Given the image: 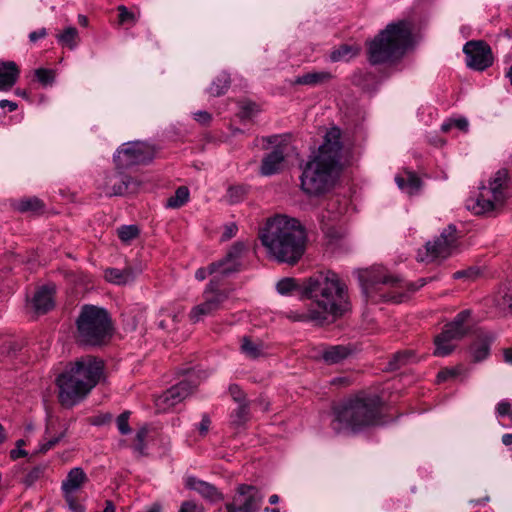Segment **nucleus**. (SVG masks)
I'll return each instance as SVG.
<instances>
[{
    "label": "nucleus",
    "instance_id": "nucleus-47",
    "mask_svg": "<svg viewBox=\"0 0 512 512\" xmlns=\"http://www.w3.org/2000/svg\"><path fill=\"white\" fill-rule=\"evenodd\" d=\"M229 393L232 399L238 404L249 403L246 399V394L237 384H231L229 386Z\"/></svg>",
    "mask_w": 512,
    "mask_h": 512
},
{
    "label": "nucleus",
    "instance_id": "nucleus-58",
    "mask_svg": "<svg viewBox=\"0 0 512 512\" xmlns=\"http://www.w3.org/2000/svg\"><path fill=\"white\" fill-rule=\"evenodd\" d=\"M194 119L202 125H207L211 121V115L207 111H197L194 113Z\"/></svg>",
    "mask_w": 512,
    "mask_h": 512
},
{
    "label": "nucleus",
    "instance_id": "nucleus-44",
    "mask_svg": "<svg viewBox=\"0 0 512 512\" xmlns=\"http://www.w3.org/2000/svg\"><path fill=\"white\" fill-rule=\"evenodd\" d=\"M468 125L466 118L450 119L442 124L441 129L448 132L452 127H456L461 131H467Z\"/></svg>",
    "mask_w": 512,
    "mask_h": 512
},
{
    "label": "nucleus",
    "instance_id": "nucleus-26",
    "mask_svg": "<svg viewBox=\"0 0 512 512\" xmlns=\"http://www.w3.org/2000/svg\"><path fill=\"white\" fill-rule=\"evenodd\" d=\"M88 477L81 467L72 468L66 479L62 482V491L64 494H73L79 490L86 482Z\"/></svg>",
    "mask_w": 512,
    "mask_h": 512
},
{
    "label": "nucleus",
    "instance_id": "nucleus-29",
    "mask_svg": "<svg viewBox=\"0 0 512 512\" xmlns=\"http://www.w3.org/2000/svg\"><path fill=\"white\" fill-rule=\"evenodd\" d=\"M350 353L351 350L349 347L344 345H334L324 349L322 357L326 363L336 364L344 360Z\"/></svg>",
    "mask_w": 512,
    "mask_h": 512
},
{
    "label": "nucleus",
    "instance_id": "nucleus-12",
    "mask_svg": "<svg viewBox=\"0 0 512 512\" xmlns=\"http://www.w3.org/2000/svg\"><path fill=\"white\" fill-rule=\"evenodd\" d=\"M152 158L153 151L149 145L139 141L123 144L113 156L115 167L118 170H126L136 165L148 163Z\"/></svg>",
    "mask_w": 512,
    "mask_h": 512
},
{
    "label": "nucleus",
    "instance_id": "nucleus-59",
    "mask_svg": "<svg viewBox=\"0 0 512 512\" xmlns=\"http://www.w3.org/2000/svg\"><path fill=\"white\" fill-rule=\"evenodd\" d=\"M47 36V30L45 28H41L36 31H32L29 34V40L33 43L37 42L40 39H43Z\"/></svg>",
    "mask_w": 512,
    "mask_h": 512
},
{
    "label": "nucleus",
    "instance_id": "nucleus-1",
    "mask_svg": "<svg viewBox=\"0 0 512 512\" xmlns=\"http://www.w3.org/2000/svg\"><path fill=\"white\" fill-rule=\"evenodd\" d=\"M276 289L281 295L299 289L311 301L307 311L295 318L299 321L323 323L329 316L341 317L350 308L347 286L331 270L316 272L301 283L294 278L281 279Z\"/></svg>",
    "mask_w": 512,
    "mask_h": 512
},
{
    "label": "nucleus",
    "instance_id": "nucleus-55",
    "mask_svg": "<svg viewBox=\"0 0 512 512\" xmlns=\"http://www.w3.org/2000/svg\"><path fill=\"white\" fill-rule=\"evenodd\" d=\"M113 416L110 413H104L93 417L91 424L95 426H102L111 422Z\"/></svg>",
    "mask_w": 512,
    "mask_h": 512
},
{
    "label": "nucleus",
    "instance_id": "nucleus-40",
    "mask_svg": "<svg viewBox=\"0 0 512 512\" xmlns=\"http://www.w3.org/2000/svg\"><path fill=\"white\" fill-rule=\"evenodd\" d=\"M148 430L146 427L140 428L135 436V444L133 445V450L138 456L146 455V443L145 439L147 437Z\"/></svg>",
    "mask_w": 512,
    "mask_h": 512
},
{
    "label": "nucleus",
    "instance_id": "nucleus-42",
    "mask_svg": "<svg viewBox=\"0 0 512 512\" xmlns=\"http://www.w3.org/2000/svg\"><path fill=\"white\" fill-rule=\"evenodd\" d=\"M45 471V467L43 466H36L33 467L24 477L23 483L30 487L34 483H36L40 478L43 477Z\"/></svg>",
    "mask_w": 512,
    "mask_h": 512
},
{
    "label": "nucleus",
    "instance_id": "nucleus-25",
    "mask_svg": "<svg viewBox=\"0 0 512 512\" xmlns=\"http://www.w3.org/2000/svg\"><path fill=\"white\" fill-rule=\"evenodd\" d=\"M68 427L61 426L60 429H56L54 423H49L46 426V430L43 436V442L40 443L38 452L46 453L53 447H55L62 439L67 435Z\"/></svg>",
    "mask_w": 512,
    "mask_h": 512
},
{
    "label": "nucleus",
    "instance_id": "nucleus-43",
    "mask_svg": "<svg viewBox=\"0 0 512 512\" xmlns=\"http://www.w3.org/2000/svg\"><path fill=\"white\" fill-rule=\"evenodd\" d=\"M129 417H130V412L124 411L116 419V425H117L118 431L122 435H127V434L131 433V427L128 422Z\"/></svg>",
    "mask_w": 512,
    "mask_h": 512
},
{
    "label": "nucleus",
    "instance_id": "nucleus-10",
    "mask_svg": "<svg viewBox=\"0 0 512 512\" xmlns=\"http://www.w3.org/2000/svg\"><path fill=\"white\" fill-rule=\"evenodd\" d=\"M232 291V289L228 288L220 289L219 281L215 278L211 279L203 291V301L191 309L189 313L190 321L198 323L203 317L213 316L218 311L224 309Z\"/></svg>",
    "mask_w": 512,
    "mask_h": 512
},
{
    "label": "nucleus",
    "instance_id": "nucleus-28",
    "mask_svg": "<svg viewBox=\"0 0 512 512\" xmlns=\"http://www.w3.org/2000/svg\"><path fill=\"white\" fill-rule=\"evenodd\" d=\"M332 78V74L328 71H313L296 77L294 84L317 86L328 82Z\"/></svg>",
    "mask_w": 512,
    "mask_h": 512
},
{
    "label": "nucleus",
    "instance_id": "nucleus-54",
    "mask_svg": "<svg viewBox=\"0 0 512 512\" xmlns=\"http://www.w3.org/2000/svg\"><path fill=\"white\" fill-rule=\"evenodd\" d=\"M210 425H211V420H210L209 416L207 414H203L202 419L197 427L199 434L201 436H205L210 429Z\"/></svg>",
    "mask_w": 512,
    "mask_h": 512
},
{
    "label": "nucleus",
    "instance_id": "nucleus-49",
    "mask_svg": "<svg viewBox=\"0 0 512 512\" xmlns=\"http://www.w3.org/2000/svg\"><path fill=\"white\" fill-rule=\"evenodd\" d=\"M64 498L71 512H85V506L79 503L73 494H64Z\"/></svg>",
    "mask_w": 512,
    "mask_h": 512
},
{
    "label": "nucleus",
    "instance_id": "nucleus-52",
    "mask_svg": "<svg viewBox=\"0 0 512 512\" xmlns=\"http://www.w3.org/2000/svg\"><path fill=\"white\" fill-rule=\"evenodd\" d=\"M169 318H170V322H168L167 320L163 319V320H160L158 322V327L160 329H163V330H170V329H174L177 322H178V315L173 313V314H169L168 315Z\"/></svg>",
    "mask_w": 512,
    "mask_h": 512
},
{
    "label": "nucleus",
    "instance_id": "nucleus-13",
    "mask_svg": "<svg viewBox=\"0 0 512 512\" xmlns=\"http://www.w3.org/2000/svg\"><path fill=\"white\" fill-rule=\"evenodd\" d=\"M457 241V229L453 224L448 225L433 242H427L425 251L418 252L421 262H433L438 258H447Z\"/></svg>",
    "mask_w": 512,
    "mask_h": 512
},
{
    "label": "nucleus",
    "instance_id": "nucleus-21",
    "mask_svg": "<svg viewBox=\"0 0 512 512\" xmlns=\"http://www.w3.org/2000/svg\"><path fill=\"white\" fill-rule=\"evenodd\" d=\"M54 292L52 286H42L35 292L32 307L37 314H45L54 307Z\"/></svg>",
    "mask_w": 512,
    "mask_h": 512
},
{
    "label": "nucleus",
    "instance_id": "nucleus-3",
    "mask_svg": "<svg viewBox=\"0 0 512 512\" xmlns=\"http://www.w3.org/2000/svg\"><path fill=\"white\" fill-rule=\"evenodd\" d=\"M337 127L328 130L322 145L306 163L301 179L302 190L311 196L327 192L333 185V175L340 165L342 143Z\"/></svg>",
    "mask_w": 512,
    "mask_h": 512
},
{
    "label": "nucleus",
    "instance_id": "nucleus-23",
    "mask_svg": "<svg viewBox=\"0 0 512 512\" xmlns=\"http://www.w3.org/2000/svg\"><path fill=\"white\" fill-rule=\"evenodd\" d=\"M141 273L140 268L127 266L124 269L108 268L105 270V279L116 285H126L133 282Z\"/></svg>",
    "mask_w": 512,
    "mask_h": 512
},
{
    "label": "nucleus",
    "instance_id": "nucleus-57",
    "mask_svg": "<svg viewBox=\"0 0 512 512\" xmlns=\"http://www.w3.org/2000/svg\"><path fill=\"white\" fill-rule=\"evenodd\" d=\"M178 512H203V509L192 501H185L181 504Z\"/></svg>",
    "mask_w": 512,
    "mask_h": 512
},
{
    "label": "nucleus",
    "instance_id": "nucleus-30",
    "mask_svg": "<svg viewBox=\"0 0 512 512\" xmlns=\"http://www.w3.org/2000/svg\"><path fill=\"white\" fill-rule=\"evenodd\" d=\"M359 52L360 48L358 46L343 44L330 53V59L332 62L349 61L357 56Z\"/></svg>",
    "mask_w": 512,
    "mask_h": 512
},
{
    "label": "nucleus",
    "instance_id": "nucleus-15",
    "mask_svg": "<svg viewBox=\"0 0 512 512\" xmlns=\"http://www.w3.org/2000/svg\"><path fill=\"white\" fill-rule=\"evenodd\" d=\"M195 373L190 372L187 379H184L167 389L161 395L155 398V405L159 411H166L182 402L193 393L199 385V381L194 380Z\"/></svg>",
    "mask_w": 512,
    "mask_h": 512
},
{
    "label": "nucleus",
    "instance_id": "nucleus-34",
    "mask_svg": "<svg viewBox=\"0 0 512 512\" xmlns=\"http://www.w3.org/2000/svg\"><path fill=\"white\" fill-rule=\"evenodd\" d=\"M57 40L62 46L73 50L78 45V31L75 27H67L57 36Z\"/></svg>",
    "mask_w": 512,
    "mask_h": 512
},
{
    "label": "nucleus",
    "instance_id": "nucleus-64",
    "mask_svg": "<svg viewBox=\"0 0 512 512\" xmlns=\"http://www.w3.org/2000/svg\"><path fill=\"white\" fill-rule=\"evenodd\" d=\"M504 361L512 364V348H506L503 351Z\"/></svg>",
    "mask_w": 512,
    "mask_h": 512
},
{
    "label": "nucleus",
    "instance_id": "nucleus-51",
    "mask_svg": "<svg viewBox=\"0 0 512 512\" xmlns=\"http://www.w3.org/2000/svg\"><path fill=\"white\" fill-rule=\"evenodd\" d=\"M258 112V106L253 102L244 103L241 106V117L250 118L252 115Z\"/></svg>",
    "mask_w": 512,
    "mask_h": 512
},
{
    "label": "nucleus",
    "instance_id": "nucleus-41",
    "mask_svg": "<svg viewBox=\"0 0 512 512\" xmlns=\"http://www.w3.org/2000/svg\"><path fill=\"white\" fill-rule=\"evenodd\" d=\"M35 77L43 86H50L55 80V72L52 69L38 68L35 70Z\"/></svg>",
    "mask_w": 512,
    "mask_h": 512
},
{
    "label": "nucleus",
    "instance_id": "nucleus-46",
    "mask_svg": "<svg viewBox=\"0 0 512 512\" xmlns=\"http://www.w3.org/2000/svg\"><path fill=\"white\" fill-rule=\"evenodd\" d=\"M421 186V179L412 172L407 173V190L406 192L410 195L415 194Z\"/></svg>",
    "mask_w": 512,
    "mask_h": 512
},
{
    "label": "nucleus",
    "instance_id": "nucleus-61",
    "mask_svg": "<svg viewBox=\"0 0 512 512\" xmlns=\"http://www.w3.org/2000/svg\"><path fill=\"white\" fill-rule=\"evenodd\" d=\"M0 107L2 109H5L7 107L9 112H13L17 109L18 105L13 101L3 99L0 101Z\"/></svg>",
    "mask_w": 512,
    "mask_h": 512
},
{
    "label": "nucleus",
    "instance_id": "nucleus-38",
    "mask_svg": "<svg viewBox=\"0 0 512 512\" xmlns=\"http://www.w3.org/2000/svg\"><path fill=\"white\" fill-rule=\"evenodd\" d=\"M498 306L512 311V283L501 288L495 299Z\"/></svg>",
    "mask_w": 512,
    "mask_h": 512
},
{
    "label": "nucleus",
    "instance_id": "nucleus-37",
    "mask_svg": "<svg viewBox=\"0 0 512 512\" xmlns=\"http://www.w3.org/2000/svg\"><path fill=\"white\" fill-rule=\"evenodd\" d=\"M241 351L247 357L255 359L262 354V345L260 343L253 342L249 337H243Z\"/></svg>",
    "mask_w": 512,
    "mask_h": 512
},
{
    "label": "nucleus",
    "instance_id": "nucleus-50",
    "mask_svg": "<svg viewBox=\"0 0 512 512\" xmlns=\"http://www.w3.org/2000/svg\"><path fill=\"white\" fill-rule=\"evenodd\" d=\"M458 374H459V371L456 368H445L438 372L437 381L444 382L449 379L455 378Z\"/></svg>",
    "mask_w": 512,
    "mask_h": 512
},
{
    "label": "nucleus",
    "instance_id": "nucleus-33",
    "mask_svg": "<svg viewBox=\"0 0 512 512\" xmlns=\"http://www.w3.org/2000/svg\"><path fill=\"white\" fill-rule=\"evenodd\" d=\"M189 195V189L186 186L178 187L174 195L167 199L166 207L173 209L182 207L188 202Z\"/></svg>",
    "mask_w": 512,
    "mask_h": 512
},
{
    "label": "nucleus",
    "instance_id": "nucleus-60",
    "mask_svg": "<svg viewBox=\"0 0 512 512\" xmlns=\"http://www.w3.org/2000/svg\"><path fill=\"white\" fill-rule=\"evenodd\" d=\"M215 272H210V265L207 268L201 267L196 270L195 278L198 281H203L207 278L208 275H213Z\"/></svg>",
    "mask_w": 512,
    "mask_h": 512
},
{
    "label": "nucleus",
    "instance_id": "nucleus-5",
    "mask_svg": "<svg viewBox=\"0 0 512 512\" xmlns=\"http://www.w3.org/2000/svg\"><path fill=\"white\" fill-rule=\"evenodd\" d=\"M103 368V362L91 355L70 363L56 379L60 404L72 408L81 402L99 382Z\"/></svg>",
    "mask_w": 512,
    "mask_h": 512
},
{
    "label": "nucleus",
    "instance_id": "nucleus-16",
    "mask_svg": "<svg viewBox=\"0 0 512 512\" xmlns=\"http://www.w3.org/2000/svg\"><path fill=\"white\" fill-rule=\"evenodd\" d=\"M463 52L467 66L473 70L484 71L493 64L491 48L485 41H469L464 45Z\"/></svg>",
    "mask_w": 512,
    "mask_h": 512
},
{
    "label": "nucleus",
    "instance_id": "nucleus-32",
    "mask_svg": "<svg viewBox=\"0 0 512 512\" xmlns=\"http://www.w3.org/2000/svg\"><path fill=\"white\" fill-rule=\"evenodd\" d=\"M414 358L415 355L411 350L399 351L393 354L392 358L388 362L387 369L390 371L398 370L402 366L413 362Z\"/></svg>",
    "mask_w": 512,
    "mask_h": 512
},
{
    "label": "nucleus",
    "instance_id": "nucleus-56",
    "mask_svg": "<svg viewBox=\"0 0 512 512\" xmlns=\"http://www.w3.org/2000/svg\"><path fill=\"white\" fill-rule=\"evenodd\" d=\"M237 231H238V227L235 223H229V224L225 225L224 231L222 234V240L226 241V240L231 239L232 237H234L236 235Z\"/></svg>",
    "mask_w": 512,
    "mask_h": 512
},
{
    "label": "nucleus",
    "instance_id": "nucleus-39",
    "mask_svg": "<svg viewBox=\"0 0 512 512\" xmlns=\"http://www.w3.org/2000/svg\"><path fill=\"white\" fill-rule=\"evenodd\" d=\"M248 193V187L244 185L230 186L227 190V199L230 204L239 203Z\"/></svg>",
    "mask_w": 512,
    "mask_h": 512
},
{
    "label": "nucleus",
    "instance_id": "nucleus-8",
    "mask_svg": "<svg viewBox=\"0 0 512 512\" xmlns=\"http://www.w3.org/2000/svg\"><path fill=\"white\" fill-rule=\"evenodd\" d=\"M76 342L85 347H101L113 336V322L107 309L84 304L75 320Z\"/></svg>",
    "mask_w": 512,
    "mask_h": 512
},
{
    "label": "nucleus",
    "instance_id": "nucleus-48",
    "mask_svg": "<svg viewBox=\"0 0 512 512\" xmlns=\"http://www.w3.org/2000/svg\"><path fill=\"white\" fill-rule=\"evenodd\" d=\"M497 415L500 417L508 416L512 420V402L501 400L496 406Z\"/></svg>",
    "mask_w": 512,
    "mask_h": 512
},
{
    "label": "nucleus",
    "instance_id": "nucleus-36",
    "mask_svg": "<svg viewBox=\"0 0 512 512\" xmlns=\"http://www.w3.org/2000/svg\"><path fill=\"white\" fill-rule=\"evenodd\" d=\"M140 234V229L137 225H122L117 228V235L122 243L130 244L132 240L137 238Z\"/></svg>",
    "mask_w": 512,
    "mask_h": 512
},
{
    "label": "nucleus",
    "instance_id": "nucleus-6",
    "mask_svg": "<svg viewBox=\"0 0 512 512\" xmlns=\"http://www.w3.org/2000/svg\"><path fill=\"white\" fill-rule=\"evenodd\" d=\"M359 280L366 300L372 303L380 301L400 303L404 297L402 290L415 292L427 283L426 278L416 282H406L399 276L388 274L383 268L366 271L360 275Z\"/></svg>",
    "mask_w": 512,
    "mask_h": 512
},
{
    "label": "nucleus",
    "instance_id": "nucleus-22",
    "mask_svg": "<svg viewBox=\"0 0 512 512\" xmlns=\"http://www.w3.org/2000/svg\"><path fill=\"white\" fill-rule=\"evenodd\" d=\"M20 69L14 61L0 60V91L7 92L17 83Z\"/></svg>",
    "mask_w": 512,
    "mask_h": 512
},
{
    "label": "nucleus",
    "instance_id": "nucleus-35",
    "mask_svg": "<svg viewBox=\"0 0 512 512\" xmlns=\"http://www.w3.org/2000/svg\"><path fill=\"white\" fill-rule=\"evenodd\" d=\"M250 418L249 403L238 404V407L231 413L230 421L235 427L244 425Z\"/></svg>",
    "mask_w": 512,
    "mask_h": 512
},
{
    "label": "nucleus",
    "instance_id": "nucleus-24",
    "mask_svg": "<svg viewBox=\"0 0 512 512\" xmlns=\"http://www.w3.org/2000/svg\"><path fill=\"white\" fill-rule=\"evenodd\" d=\"M495 337L491 333H480L470 346V354L474 362L486 359L490 354V347Z\"/></svg>",
    "mask_w": 512,
    "mask_h": 512
},
{
    "label": "nucleus",
    "instance_id": "nucleus-14",
    "mask_svg": "<svg viewBox=\"0 0 512 512\" xmlns=\"http://www.w3.org/2000/svg\"><path fill=\"white\" fill-rule=\"evenodd\" d=\"M264 495L253 485L239 484L230 502L225 504L226 512H259Z\"/></svg>",
    "mask_w": 512,
    "mask_h": 512
},
{
    "label": "nucleus",
    "instance_id": "nucleus-53",
    "mask_svg": "<svg viewBox=\"0 0 512 512\" xmlns=\"http://www.w3.org/2000/svg\"><path fill=\"white\" fill-rule=\"evenodd\" d=\"M477 275H478V270L477 269L469 268V269H466V270L456 271L453 274V277L455 279L465 278V279H469L470 280V279H475Z\"/></svg>",
    "mask_w": 512,
    "mask_h": 512
},
{
    "label": "nucleus",
    "instance_id": "nucleus-11",
    "mask_svg": "<svg viewBox=\"0 0 512 512\" xmlns=\"http://www.w3.org/2000/svg\"><path fill=\"white\" fill-rule=\"evenodd\" d=\"M470 317L471 311L463 310L444 326L442 332L435 337L434 355L445 357L454 350L455 345L452 342L460 340L469 332Z\"/></svg>",
    "mask_w": 512,
    "mask_h": 512
},
{
    "label": "nucleus",
    "instance_id": "nucleus-27",
    "mask_svg": "<svg viewBox=\"0 0 512 512\" xmlns=\"http://www.w3.org/2000/svg\"><path fill=\"white\" fill-rule=\"evenodd\" d=\"M13 207L20 213L38 214L44 211L45 204L40 198L33 196L16 201Z\"/></svg>",
    "mask_w": 512,
    "mask_h": 512
},
{
    "label": "nucleus",
    "instance_id": "nucleus-18",
    "mask_svg": "<svg viewBox=\"0 0 512 512\" xmlns=\"http://www.w3.org/2000/svg\"><path fill=\"white\" fill-rule=\"evenodd\" d=\"M245 251L242 242H235L227 251L226 255L219 261L210 264V272H217L222 276H229L241 269V258Z\"/></svg>",
    "mask_w": 512,
    "mask_h": 512
},
{
    "label": "nucleus",
    "instance_id": "nucleus-62",
    "mask_svg": "<svg viewBox=\"0 0 512 512\" xmlns=\"http://www.w3.org/2000/svg\"><path fill=\"white\" fill-rule=\"evenodd\" d=\"M26 455H27V452L22 448H15L10 451V458L12 460H17Z\"/></svg>",
    "mask_w": 512,
    "mask_h": 512
},
{
    "label": "nucleus",
    "instance_id": "nucleus-31",
    "mask_svg": "<svg viewBox=\"0 0 512 512\" xmlns=\"http://www.w3.org/2000/svg\"><path fill=\"white\" fill-rule=\"evenodd\" d=\"M230 86L229 74L222 72L212 81L208 92L213 97H219L226 93Z\"/></svg>",
    "mask_w": 512,
    "mask_h": 512
},
{
    "label": "nucleus",
    "instance_id": "nucleus-17",
    "mask_svg": "<svg viewBox=\"0 0 512 512\" xmlns=\"http://www.w3.org/2000/svg\"><path fill=\"white\" fill-rule=\"evenodd\" d=\"M123 171L116 169L114 172H106L103 179L98 182L97 188L108 197L124 195L133 179Z\"/></svg>",
    "mask_w": 512,
    "mask_h": 512
},
{
    "label": "nucleus",
    "instance_id": "nucleus-63",
    "mask_svg": "<svg viewBox=\"0 0 512 512\" xmlns=\"http://www.w3.org/2000/svg\"><path fill=\"white\" fill-rule=\"evenodd\" d=\"M395 182L396 184L398 185V187L401 189V190H404L406 191L407 190V176L406 177H403V176H399L397 175L395 177Z\"/></svg>",
    "mask_w": 512,
    "mask_h": 512
},
{
    "label": "nucleus",
    "instance_id": "nucleus-20",
    "mask_svg": "<svg viewBox=\"0 0 512 512\" xmlns=\"http://www.w3.org/2000/svg\"><path fill=\"white\" fill-rule=\"evenodd\" d=\"M186 487L198 492L210 502H218L223 499V494L211 483L200 480L194 476L186 479Z\"/></svg>",
    "mask_w": 512,
    "mask_h": 512
},
{
    "label": "nucleus",
    "instance_id": "nucleus-45",
    "mask_svg": "<svg viewBox=\"0 0 512 512\" xmlns=\"http://www.w3.org/2000/svg\"><path fill=\"white\" fill-rule=\"evenodd\" d=\"M118 10V22L120 25L131 23L134 24L136 22L135 14L128 10V8L124 5H120L117 8Z\"/></svg>",
    "mask_w": 512,
    "mask_h": 512
},
{
    "label": "nucleus",
    "instance_id": "nucleus-2",
    "mask_svg": "<svg viewBox=\"0 0 512 512\" xmlns=\"http://www.w3.org/2000/svg\"><path fill=\"white\" fill-rule=\"evenodd\" d=\"M259 239L269 257L279 263L294 265L305 253L307 233L298 219L276 215L267 220L259 232Z\"/></svg>",
    "mask_w": 512,
    "mask_h": 512
},
{
    "label": "nucleus",
    "instance_id": "nucleus-4",
    "mask_svg": "<svg viewBox=\"0 0 512 512\" xmlns=\"http://www.w3.org/2000/svg\"><path fill=\"white\" fill-rule=\"evenodd\" d=\"M383 401L373 393L359 392L333 407L332 428L337 433H358L383 423Z\"/></svg>",
    "mask_w": 512,
    "mask_h": 512
},
{
    "label": "nucleus",
    "instance_id": "nucleus-7",
    "mask_svg": "<svg viewBox=\"0 0 512 512\" xmlns=\"http://www.w3.org/2000/svg\"><path fill=\"white\" fill-rule=\"evenodd\" d=\"M412 42V27L408 21L389 23L368 43V61L372 65L400 59Z\"/></svg>",
    "mask_w": 512,
    "mask_h": 512
},
{
    "label": "nucleus",
    "instance_id": "nucleus-19",
    "mask_svg": "<svg viewBox=\"0 0 512 512\" xmlns=\"http://www.w3.org/2000/svg\"><path fill=\"white\" fill-rule=\"evenodd\" d=\"M284 160V147L276 145L270 153L263 157L260 173L264 176H271L278 173L281 170Z\"/></svg>",
    "mask_w": 512,
    "mask_h": 512
},
{
    "label": "nucleus",
    "instance_id": "nucleus-9",
    "mask_svg": "<svg viewBox=\"0 0 512 512\" xmlns=\"http://www.w3.org/2000/svg\"><path fill=\"white\" fill-rule=\"evenodd\" d=\"M510 177L507 169L498 170L489 180L488 187H483L491 198H485L481 193L473 204L472 210L477 215L493 213L496 209L503 206L506 199L511 195Z\"/></svg>",
    "mask_w": 512,
    "mask_h": 512
}]
</instances>
